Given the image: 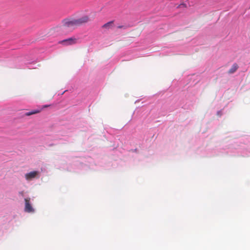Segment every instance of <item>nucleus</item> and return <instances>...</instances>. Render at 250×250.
Here are the masks:
<instances>
[{
    "instance_id": "1",
    "label": "nucleus",
    "mask_w": 250,
    "mask_h": 250,
    "mask_svg": "<svg viewBox=\"0 0 250 250\" xmlns=\"http://www.w3.org/2000/svg\"><path fill=\"white\" fill-rule=\"evenodd\" d=\"M89 21V17L84 16L78 19H65L62 23L63 25L66 27L75 28Z\"/></svg>"
},
{
    "instance_id": "2",
    "label": "nucleus",
    "mask_w": 250,
    "mask_h": 250,
    "mask_svg": "<svg viewBox=\"0 0 250 250\" xmlns=\"http://www.w3.org/2000/svg\"><path fill=\"white\" fill-rule=\"evenodd\" d=\"M30 199L29 198H27L24 199L25 201V211L27 212H33L34 210L32 208L30 203Z\"/></svg>"
},
{
    "instance_id": "3",
    "label": "nucleus",
    "mask_w": 250,
    "mask_h": 250,
    "mask_svg": "<svg viewBox=\"0 0 250 250\" xmlns=\"http://www.w3.org/2000/svg\"><path fill=\"white\" fill-rule=\"evenodd\" d=\"M77 39L75 38H70L62 41L61 43L66 45H72L76 43Z\"/></svg>"
},
{
    "instance_id": "4",
    "label": "nucleus",
    "mask_w": 250,
    "mask_h": 250,
    "mask_svg": "<svg viewBox=\"0 0 250 250\" xmlns=\"http://www.w3.org/2000/svg\"><path fill=\"white\" fill-rule=\"evenodd\" d=\"M39 172L36 171H31L29 173H26L25 175V179L27 180H30L36 177V176L38 174Z\"/></svg>"
},
{
    "instance_id": "5",
    "label": "nucleus",
    "mask_w": 250,
    "mask_h": 250,
    "mask_svg": "<svg viewBox=\"0 0 250 250\" xmlns=\"http://www.w3.org/2000/svg\"><path fill=\"white\" fill-rule=\"evenodd\" d=\"M238 66L236 63H234L231 66V68L229 70L228 73H234L238 69Z\"/></svg>"
},
{
    "instance_id": "6",
    "label": "nucleus",
    "mask_w": 250,
    "mask_h": 250,
    "mask_svg": "<svg viewBox=\"0 0 250 250\" xmlns=\"http://www.w3.org/2000/svg\"><path fill=\"white\" fill-rule=\"evenodd\" d=\"M113 21H109L105 24H104L103 27L106 29H109L111 28L113 26Z\"/></svg>"
},
{
    "instance_id": "7",
    "label": "nucleus",
    "mask_w": 250,
    "mask_h": 250,
    "mask_svg": "<svg viewBox=\"0 0 250 250\" xmlns=\"http://www.w3.org/2000/svg\"><path fill=\"white\" fill-rule=\"evenodd\" d=\"M40 112V110H33L30 112H26V113H25V115L29 116L32 115L33 114H35L38 113Z\"/></svg>"
},
{
    "instance_id": "8",
    "label": "nucleus",
    "mask_w": 250,
    "mask_h": 250,
    "mask_svg": "<svg viewBox=\"0 0 250 250\" xmlns=\"http://www.w3.org/2000/svg\"><path fill=\"white\" fill-rule=\"evenodd\" d=\"M122 27H123V26H118L119 28H121Z\"/></svg>"
},
{
    "instance_id": "9",
    "label": "nucleus",
    "mask_w": 250,
    "mask_h": 250,
    "mask_svg": "<svg viewBox=\"0 0 250 250\" xmlns=\"http://www.w3.org/2000/svg\"><path fill=\"white\" fill-rule=\"evenodd\" d=\"M48 105H45L44 106L45 107H48Z\"/></svg>"
}]
</instances>
